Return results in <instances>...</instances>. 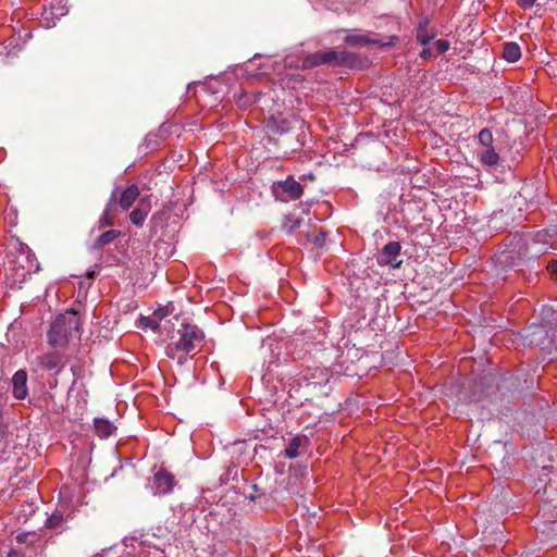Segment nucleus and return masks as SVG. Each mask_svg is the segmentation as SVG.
<instances>
[{"instance_id": "nucleus-8", "label": "nucleus", "mask_w": 557, "mask_h": 557, "mask_svg": "<svg viewBox=\"0 0 557 557\" xmlns=\"http://www.w3.org/2000/svg\"><path fill=\"white\" fill-rule=\"evenodd\" d=\"M277 189L285 194V197L282 198L283 201L296 200L300 198L304 191L302 186L293 177L278 182Z\"/></svg>"}, {"instance_id": "nucleus-20", "label": "nucleus", "mask_w": 557, "mask_h": 557, "mask_svg": "<svg viewBox=\"0 0 557 557\" xmlns=\"http://www.w3.org/2000/svg\"><path fill=\"white\" fill-rule=\"evenodd\" d=\"M121 235V232L117 230H110L102 233L94 243L92 249H100L106 245L111 244L115 238Z\"/></svg>"}, {"instance_id": "nucleus-32", "label": "nucleus", "mask_w": 557, "mask_h": 557, "mask_svg": "<svg viewBox=\"0 0 557 557\" xmlns=\"http://www.w3.org/2000/svg\"><path fill=\"white\" fill-rule=\"evenodd\" d=\"M169 313L168 308H160L154 312V315H157L159 319H163Z\"/></svg>"}, {"instance_id": "nucleus-25", "label": "nucleus", "mask_w": 557, "mask_h": 557, "mask_svg": "<svg viewBox=\"0 0 557 557\" xmlns=\"http://www.w3.org/2000/svg\"><path fill=\"white\" fill-rule=\"evenodd\" d=\"M479 143L482 148L493 146V134L488 128H483L479 133Z\"/></svg>"}, {"instance_id": "nucleus-24", "label": "nucleus", "mask_w": 557, "mask_h": 557, "mask_svg": "<svg viewBox=\"0 0 557 557\" xmlns=\"http://www.w3.org/2000/svg\"><path fill=\"white\" fill-rule=\"evenodd\" d=\"M63 522V515L60 511H54L46 521V528L55 529Z\"/></svg>"}, {"instance_id": "nucleus-1", "label": "nucleus", "mask_w": 557, "mask_h": 557, "mask_svg": "<svg viewBox=\"0 0 557 557\" xmlns=\"http://www.w3.org/2000/svg\"><path fill=\"white\" fill-rule=\"evenodd\" d=\"M5 251V277L12 286L21 288L28 275L39 271V262L30 248L15 237L8 240Z\"/></svg>"}, {"instance_id": "nucleus-2", "label": "nucleus", "mask_w": 557, "mask_h": 557, "mask_svg": "<svg viewBox=\"0 0 557 557\" xmlns=\"http://www.w3.org/2000/svg\"><path fill=\"white\" fill-rule=\"evenodd\" d=\"M177 339H173L165 347V355L170 359H174L178 364H184L188 359H193L194 356L200 350L205 334L203 332L194 324H183L177 330Z\"/></svg>"}, {"instance_id": "nucleus-9", "label": "nucleus", "mask_w": 557, "mask_h": 557, "mask_svg": "<svg viewBox=\"0 0 557 557\" xmlns=\"http://www.w3.org/2000/svg\"><path fill=\"white\" fill-rule=\"evenodd\" d=\"M150 197L146 196L139 199L137 208H135L131 214L129 220L136 226H143L144 222L151 210Z\"/></svg>"}, {"instance_id": "nucleus-26", "label": "nucleus", "mask_w": 557, "mask_h": 557, "mask_svg": "<svg viewBox=\"0 0 557 557\" xmlns=\"http://www.w3.org/2000/svg\"><path fill=\"white\" fill-rule=\"evenodd\" d=\"M325 232L320 231L318 234H313L312 236L307 235V242L314 244L317 247H322L325 242Z\"/></svg>"}, {"instance_id": "nucleus-30", "label": "nucleus", "mask_w": 557, "mask_h": 557, "mask_svg": "<svg viewBox=\"0 0 557 557\" xmlns=\"http://www.w3.org/2000/svg\"><path fill=\"white\" fill-rule=\"evenodd\" d=\"M535 2L536 0H518L519 7L522 8L523 10L530 9L531 7L534 5Z\"/></svg>"}, {"instance_id": "nucleus-4", "label": "nucleus", "mask_w": 557, "mask_h": 557, "mask_svg": "<svg viewBox=\"0 0 557 557\" xmlns=\"http://www.w3.org/2000/svg\"><path fill=\"white\" fill-rule=\"evenodd\" d=\"M324 63H325V65L333 66V67L345 66V67H349V69H355V67L360 66L361 60L354 52H349V51H345V50L337 51V50L330 49V50L324 51Z\"/></svg>"}, {"instance_id": "nucleus-16", "label": "nucleus", "mask_w": 557, "mask_h": 557, "mask_svg": "<svg viewBox=\"0 0 557 557\" xmlns=\"http://www.w3.org/2000/svg\"><path fill=\"white\" fill-rule=\"evenodd\" d=\"M478 157L481 163L487 166L496 165L499 161V156L493 146L482 148L478 152Z\"/></svg>"}, {"instance_id": "nucleus-31", "label": "nucleus", "mask_w": 557, "mask_h": 557, "mask_svg": "<svg viewBox=\"0 0 557 557\" xmlns=\"http://www.w3.org/2000/svg\"><path fill=\"white\" fill-rule=\"evenodd\" d=\"M547 269L553 275L557 276V259L552 261L548 264Z\"/></svg>"}, {"instance_id": "nucleus-3", "label": "nucleus", "mask_w": 557, "mask_h": 557, "mask_svg": "<svg viewBox=\"0 0 557 557\" xmlns=\"http://www.w3.org/2000/svg\"><path fill=\"white\" fill-rule=\"evenodd\" d=\"M81 329V318L74 310L59 314L48 332V343L52 347H64Z\"/></svg>"}, {"instance_id": "nucleus-19", "label": "nucleus", "mask_w": 557, "mask_h": 557, "mask_svg": "<svg viewBox=\"0 0 557 557\" xmlns=\"http://www.w3.org/2000/svg\"><path fill=\"white\" fill-rule=\"evenodd\" d=\"M503 58L508 62H517L521 58V49L517 42H506L503 47Z\"/></svg>"}, {"instance_id": "nucleus-11", "label": "nucleus", "mask_w": 557, "mask_h": 557, "mask_svg": "<svg viewBox=\"0 0 557 557\" xmlns=\"http://www.w3.org/2000/svg\"><path fill=\"white\" fill-rule=\"evenodd\" d=\"M140 195L139 187L136 184H132L126 187L119 198V205L124 210L127 211L134 202L138 199Z\"/></svg>"}, {"instance_id": "nucleus-27", "label": "nucleus", "mask_w": 557, "mask_h": 557, "mask_svg": "<svg viewBox=\"0 0 557 557\" xmlns=\"http://www.w3.org/2000/svg\"><path fill=\"white\" fill-rule=\"evenodd\" d=\"M434 45H435V48H436L438 53H445L450 48L449 41H447L445 39H438V40L435 41Z\"/></svg>"}, {"instance_id": "nucleus-13", "label": "nucleus", "mask_w": 557, "mask_h": 557, "mask_svg": "<svg viewBox=\"0 0 557 557\" xmlns=\"http://www.w3.org/2000/svg\"><path fill=\"white\" fill-rule=\"evenodd\" d=\"M170 214L171 210L168 207L157 211L150 219L151 233H157L159 228L164 227L170 219Z\"/></svg>"}, {"instance_id": "nucleus-21", "label": "nucleus", "mask_w": 557, "mask_h": 557, "mask_svg": "<svg viewBox=\"0 0 557 557\" xmlns=\"http://www.w3.org/2000/svg\"><path fill=\"white\" fill-rule=\"evenodd\" d=\"M237 107L242 110H247L258 101V96L242 91L238 96H234Z\"/></svg>"}, {"instance_id": "nucleus-7", "label": "nucleus", "mask_w": 557, "mask_h": 557, "mask_svg": "<svg viewBox=\"0 0 557 557\" xmlns=\"http://www.w3.org/2000/svg\"><path fill=\"white\" fill-rule=\"evenodd\" d=\"M36 364L42 370H60L65 366L63 355L57 350L36 356Z\"/></svg>"}, {"instance_id": "nucleus-22", "label": "nucleus", "mask_w": 557, "mask_h": 557, "mask_svg": "<svg viewBox=\"0 0 557 557\" xmlns=\"http://www.w3.org/2000/svg\"><path fill=\"white\" fill-rule=\"evenodd\" d=\"M428 25L429 20L424 18L419 23V26L417 27V40L423 46L428 45L435 37L434 33H428Z\"/></svg>"}, {"instance_id": "nucleus-34", "label": "nucleus", "mask_w": 557, "mask_h": 557, "mask_svg": "<svg viewBox=\"0 0 557 557\" xmlns=\"http://www.w3.org/2000/svg\"><path fill=\"white\" fill-rule=\"evenodd\" d=\"M545 237H546L545 232H537L535 235L536 240H544Z\"/></svg>"}, {"instance_id": "nucleus-6", "label": "nucleus", "mask_w": 557, "mask_h": 557, "mask_svg": "<svg viewBox=\"0 0 557 557\" xmlns=\"http://www.w3.org/2000/svg\"><path fill=\"white\" fill-rule=\"evenodd\" d=\"M176 481L174 475L166 469L161 468L153 475V493L158 495H165L172 492Z\"/></svg>"}, {"instance_id": "nucleus-12", "label": "nucleus", "mask_w": 557, "mask_h": 557, "mask_svg": "<svg viewBox=\"0 0 557 557\" xmlns=\"http://www.w3.org/2000/svg\"><path fill=\"white\" fill-rule=\"evenodd\" d=\"M308 442L309 440L305 435L294 436L285 449V456L289 459L297 458L301 454L300 448L305 447Z\"/></svg>"}, {"instance_id": "nucleus-33", "label": "nucleus", "mask_w": 557, "mask_h": 557, "mask_svg": "<svg viewBox=\"0 0 557 557\" xmlns=\"http://www.w3.org/2000/svg\"><path fill=\"white\" fill-rule=\"evenodd\" d=\"M431 55H432V53H431V49H430V48H424V49L421 51V53H420V57H421L422 59H425V60H426V59H429V58H431Z\"/></svg>"}, {"instance_id": "nucleus-35", "label": "nucleus", "mask_w": 557, "mask_h": 557, "mask_svg": "<svg viewBox=\"0 0 557 557\" xmlns=\"http://www.w3.org/2000/svg\"><path fill=\"white\" fill-rule=\"evenodd\" d=\"M299 226V220H295L294 223L289 226V232L294 231Z\"/></svg>"}, {"instance_id": "nucleus-28", "label": "nucleus", "mask_w": 557, "mask_h": 557, "mask_svg": "<svg viewBox=\"0 0 557 557\" xmlns=\"http://www.w3.org/2000/svg\"><path fill=\"white\" fill-rule=\"evenodd\" d=\"M141 322L145 326L150 327L151 330H157L159 327L158 321L149 317L143 318Z\"/></svg>"}, {"instance_id": "nucleus-36", "label": "nucleus", "mask_w": 557, "mask_h": 557, "mask_svg": "<svg viewBox=\"0 0 557 557\" xmlns=\"http://www.w3.org/2000/svg\"><path fill=\"white\" fill-rule=\"evenodd\" d=\"M4 433V426L0 423V436Z\"/></svg>"}, {"instance_id": "nucleus-5", "label": "nucleus", "mask_w": 557, "mask_h": 557, "mask_svg": "<svg viewBox=\"0 0 557 557\" xmlns=\"http://www.w3.org/2000/svg\"><path fill=\"white\" fill-rule=\"evenodd\" d=\"M401 246L398 242L387 243L377 255L380 265H389L393 269L400 268L403 260L399 259Z\"/></svg>"}, {"instance_id": "nucleus-18", "label": "nucleus", "mask_w": 557, "mask_h": 557, "mask_svg": "<svg viewBox=\"0 0 557 557\" xmlns=\"http://www.w3.org/2000/svg\"><path fill=\"white\" fill-rule=\"evenodd\" d=\"M319 65H325L324 63V51H317L314 53L306 55L301 60L300 69L310 70Z\"/></svg>"}, {"instance_id": "nucleus-17", "label": "nucleus", "mask_w": 557, "mask_h": 557, "mask_svg": "<svg viewBox=\"0 0 557 557\" xmlns=\"http://www.w3.org/2000/svg\"><path fill=\"white\" fill-rule=\"evenodd\" d=\"M344 40L347 45L351 47L379 44V40L373 39L366 34H348Z\"/></svg>"}, {"instance_id": "nucleus-23", "label": "nucleus", "mask_w": 557, "mask_h": 557, "mask_svg": "<svg viewBox=\"0 0 557 557\" xmlns=\"http://www.w3.org/2000/svg\"><path fill=\"white\" fill-rule=\"evenodd\" d=\"M15 540L18 544H24L30 547H34L39 541L38 536L34 533H20L16 535Z\"/></svg>"}, {"instance_id": "nucleus-29", "label": "nucleus", "mask_w": 557, "mask_h": 557, "mask_svg": "<svg viewBox=\"0 0 557 557\" xmlns=\"http://www.w3.org/2000/svg\"><path fill=\"white\" fill-rule=\"evenodd\" d=\"M7 557H27L26 553L22 548H12L8 553Z\"/></svg>"}, {"instance_id": "nucleus-14", "label": "nucleus", "mask_w": 557, "mask_h": 557, "mask_svg": "<svg viewBox=\"0 0 557 557\" xmlns=\"http://www.w3.org/2000/svg\"><path fill=\"white\" fill-rule=\"evenodd\" d=\"M94 429L96 434L101 438H108L114 434L116 426L107 419H95Z\"/></svg>"}, {"instance_id": "nucleus-10", "label": "nucleus", "mask_w": 557, "mask_h": 557, "mask_svg": "<svg viewBox=\"0 0 557 557\" xmlns=\"http://www.w3.org/2000/svg\"><path fill=\"white\" fill-rule=\"evenodd\" d=\"M12 393L16 399H25L28 395L27 388V373L24 370H18L12 377Z\"/></svg>"}, {"instance_id": "nucleus-15", "label": "nucleus", "mask_w": 557, "mask_h": 557, "mask_svg": "<svg viewBox=\"0 0 557 557\" xmlns=\"http://www.w3.org/2000/svg\"><path fill=\"white\" fill-rule=\"evenodd\" d=\"M116 189L112 193L110 201L108 202L102 215L99 219V228L112 226L114 224V214L112 213L113 202L115 201Z\"/></svg>"}]
</instances>
